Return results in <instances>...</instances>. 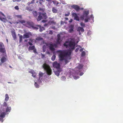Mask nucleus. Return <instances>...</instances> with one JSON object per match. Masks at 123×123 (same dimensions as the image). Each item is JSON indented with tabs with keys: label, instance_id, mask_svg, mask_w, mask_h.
Returning <instances> with one entry per match:
<instances>
[{
	"label": "nucleus",
	"instance_id": "nucleus-1",
	"mask_svg": "<svg viewBox=\"0 0 123 123\" xmlns=\"http://www.w3.org/2000/svg\"><path fill=\"white\" fill-rule=\"evenodd\" d=\"M63 45L69 49L67 50H58L57 51V52L58 55L59 63L62 64V62L64 65H65L68 62V60L71 59L72 51L75 49L76 44L74 40H72L69 42H66Z\"/></svg>",
	"mask_w": 123,
	"mask_h": 123
},
{
	"label": "nucleus",
	"instance_id": "nucleus-2",
	"mask_svg": "<svg viewBox=\"0 0 123 123\" xmlns=\"http://www.w3.org/2000/svg\"><path fill=\"white\" fill-rule=\"evenodd\" d=\"M89 13V12L88 10L86 11H84L83 12V15L81 17V19H84V18H85L84 19L85 22L86 23L88 22L89 20H93L94 17L93 16V15H91L90 17L88 16V15Z\"/></svg>",
	"mask_w": 123,
	"mask_h": 123
},
{
	"label": "nucleus",
	"instance_id": "nucleus-3",
	"mask_svg": "<svg viewBox=\"0 0 123 123\" xmlns=\"http://www.w3.org/2000/svg\"><path fill=\"white\" fill-rule=\"evenodd\" d=\"M43 68L46 71L47 74L49 75H51L52 70L50 66L46 63H44L42 66Z\"/></svg>",
	"mask_w": 123,
	"mask_h": 123
},
{
	"label": "nucleus",
	"instance_id": "nucleus-4",
	"mask_svg": "<svg viewBox=\"0 0 123 123\" xmlns=\"http://www.w3.org/2000/svg\"><path fill=\"white\" fill-rule=\"evenodd\" d=\"M47 17L46 13L44 12H39L37 19L38 21H40L42 19H46Z\"/></svg>",
	"mask_w": 123,
	"mask_h": 123
},
{
	"label": "nucleus",
	"instance_id": "nucleus-5",
	"mask_svg": "<svg viewBox=\"0 0 123 123\" xmlns=\"http://www.w3.org/2000/svg\"><path fill=\"white\" fill-rule=\"evenodd\" d=\"M80 70L79 72V73L78 74H77L76 73V72H78V71H76L75 70H74L73 71V74H72V75L73 76L74 78V79L76 80L78 79H79V76L76 75H79L80 74V76H81L82 75L84 74L83 73V72L80 73Z\"/></svg>",
	"mask_w": 123,
	"mask_h": 123
},
{
	"label": "nucleus",
	"instance_id": "nucleus-6",
	"mask_svg": "<svg viewBox=\"0 0 123 123\" xmlns=\"http://www.w3.org/2000/svg\"><path fill=\"white\" fill-rule=\"evenodd\" d=\"M47 46L49 47L50 50L53 51H54L55 50V48L57 47V45L56 44L51 43L47 44Z\"/></svg>",
	"mask_w": 123,
	"mask_h": 123
},
{
	"label": "nucleus",
	"instance_id": "nucleus-7",
	"mask_svg": "<svg viewBox=\"0 0 123 123\" xmlns=\"http://www.w3.org/2000/svg\"><path fill=\"white\" fill-rule=\"evenodd\" d=\"M0 52L2 53H5L6 50L3 44L0 42Z\"/></svg>",
	"mask_w": 123,
	"mask_h": 123
},
{
	"label": "nucleus",
	"instance_id": "nucleus-8",
	"mask_svg": "<svg viewBox=\"0 0 123 123\" xmlns=\"http://www.w3.org/2000/svg\"><path fill=\"white\" fill-rule=\"evenodd\" d=\"M34 85L36 88L39 87V84H42V81L41 80H35L34 81Z\"/></svg>",
	"mask_w": 123,
	"mask_h": 123
},
{
	"label": "nucleus",
	"instance_id": "nucleus-9",
	"mask_svg": "<svg viewBox=\"0 0 123 123\" xmlns=\"http://www.w3.org/2000/svg\"><path fill=\"white\" fill-rule=\"evenodd\" d=\"M6 113L5 112H2L0 114V121L1 122H3L4 120L3 118L5 117V116L6 114Z\"/></svg>",
	"mask_w": 123,
	"mask_h": 123
},
{
	"label": "nucleus",
	"instance_id": "nucleus-10",
	"mask_svg": "<svg viewBox=\"0 0 123 123\" xmlns=\"http://www.w3.org/2000/svg\"><path fill=\"white\" fill-rule=\"evenodd\" d=\"M72 16L74 17V19L77 21H79V18L78 16L75 13H73L72 14Z\"/></svg>",
	"mask_w": 123,
	"mask_h": 123
},
{
	"label": "nucleus",
	"instance_id": "nucleus-11",
	"mask_svg": "<svg viewBox=\"0 0 123 123\" xmlns=\"http://www.w3.org/2000/svg\"><path fill=\"white\" fill-rule=\"evenodd\" d=\"M31 35V32H29L25 33L23 36V39L28 38Z\"/></svg>",
	"mask_w": 123,
	"mask_h": 123
},
{
	"label": "nucleus",
	"instance_id": "nucleus-12",
	"mask_svg": "<svg viewBox=\"0 0 123 123\" xmlns=\"http://www.w3.org/2000/svg\"><path fill=\"white\" fill-rule=\"evenodd\" d=\"M83 67V66L81 64H79L78 67L76 68V70H75L76 71H78V72H76L77 74H78L80 71V69H82Z\"/></svg>",
	"mask_w": 123,
	"mask_h": 123
},
{
	"label": "nucleus",
	"instance_id": "nucleus-13",
	"mask_svg": "<svg viewBox=\"0 0 123 123\" xmlns=\"http://www.w3.org/2000/svg\"><path fill=\"white\" fill-rule=\"evenodd\" d=\"M53 66L54 67L56 68L57 69H58L59 68H60V64L56 62H55L53 63Z\"/></svg>",
	"mask_w": 123,
	"mask_h": 123
},
{
	"label": "nucleus",
	"instance_id": "nucleus-14",
	"mask_svg": "<svg viewBox=\"0 0 123 123\" xmlns=\"http://www.w3.org/2000/svg\"><path fill=\"white\" fill-rule=\"evenodd\" d=\"M62 71L61 68H59L57 69V70L54 71L55 74L57 76H58L59 75L60 73Z\"/></svg>",
	"mask_w": 123,
	"mask_h": 123
},
{
	"label": "nucleus",
	"instance_id": "nucleus-15",
	"mask_svg": "<svg viewBox=\"0 0 123 123\" xmlns=\"http://www.w3.org/2000/svg\"><path fill=\"white\" fill-rule=\"evenodd\" d=\"M71 6L74 8L76 11H78L80 10V7L77 5H72Z\"/></svg>",
	"mask_w": 123,
	"mask_h": 123
},
{
	"label": "nucleus",
	"instance_id": "nucleus-16",
	"mask_svg": "<svg viewBox=\"0 0 123 123\" xmlns=\"http://www.w3.org/2000/svg\"><path fill=\"white\" fill-rule=\"evenodd\" d=\"M74 25H71L69 27V32L70 33H72L74 31Z\"/></svg>",
	"mask_w": 123,
	"mask_h": 123
},
{
	"label": "nucleus",
	"instance_id": "nucleus-17",
	"mask_svg": "<svg viewBox=\"0 0 123 123\" xmlns=\"http://www.w3.org/2000/svg\"><path fill=\"white\" fill-rule=\"evenodd\" d=\"M57 42L58 44H60L62 40L61 38L60 35L59 34H58L57 35Z\"/></svg>",
	"mask_w": 123,
	"mask_h": 123
},
{
	"label": "nucleus",
	"instance_id": "nucleus-18",
	"mask_svg": "<svg viewBox=\"0 0 123 123\" xmlns=\"http://www.w3.org/2000/svg\"><path fill=\"white\" fill-rule=\"evenodd\" d=\"M44 74L41 72H40L39 73V78L38 80H41L42 81L43 80V76Z\"/></svg>",
	"mask_w": 123,
	"mask_h": 123
},
{
	"label": "nucleus",
	"instance_id": "nucleus-19",
	"mask_svg": "<svg viewBox=\"0 0 123 123\" xmlns=\"http://www.w3.org/2000/svg\"><path fill=\"white\" fill-rule=\"evenodd\" d=\"M29 72L31 73L32 74V76L34 77H35L37 74L33 70H32L29 71Z\"/></svg>",
	"mask_w": 123,
	"mask_h": 123
},
{
	"label": "nucleus",
	"instance_id": "nucleus-20",
	"mask_svg": "<svg viewBox=\"0 0 123 123\" xmlns=\"http://www.w3.org/2000/svg\"><path fill=\"white\" fill-rule=\"evenodd\" d=\"M6 60V58L5 56L2 57L1 59V62L0 63V66H1L2 63L5 62Z\"/></svg>",
	"mask_w": 123,
	"mask_h": 123
},
{
	"label": "nucleus",
	"instance_id": "nucleus-21",
	"mask_svg": "<svg viewBox=\"0 0 123 123\" xmlns=\"http://www.w3.org/2000/svg\"><path fill=\"white\" fill-rule=\"evenodd\" d=\"M11 33L12 36L14 38V40L16 38L15 32L13 31H11Z\"/></svg>",
	"mask_w": 123,
	"mask_h": 123
},
{
	"label": "nucleus",
	"instance_id": "nucleus-22",
	"mask_svg": "<svg viewBox=\"0 0 123 123\" xmlns=\"http://www.w3.org/2000/svg\"><path fill=\"white\" fill-rule=\"evenodd\" d=\"M11 110V107H8L6 109V112H6V114L8 112H10Z\"/></svg>",
	"mask_w": 123,
	"mask_h": 123
},
{
	"label": "nucleus",
	"instance_id": "nucleus-23",
	"mask_svg": "<svg viewBox=\"0 0 123 123\" xmlns=\"http://www.w3.org/2000/svg\"><path fill=\"white\" fill-rule=\"evenodd\" d=\"M38 27H39V31L40 32H41L43 30H44L45 29V28L44 27H41V26L38 25Z\"/></svg>",
	"mask_w": 123,
	"mask_h": 123
},
{
	"label": "nucleus",
	"instance_id": "nucleus-24",
	"mask_svg": "<svg viewBox=\"0 0 123 123\" xmlns=\"http://www.w3.org/2000/svg\"><path fill=\"white\" fill-rule=\"evenodd\" d=\"M35 48V47L34 46H30L29 47L28 50L29 51L30 50H33Z\"/></svg>",
	"mask_w": 123,
	"mask_h": 123
},
{
	"label": "nucleus",
	"instance_id": "nucleus-25",
	"mask_svg": "<svg viewBox=\"0 0 123 123\" xmlns=\"http://www.w3.org/2000/svg\"><path fill=\"white\" fill-rule=\"evenodd\" d=\"M78 30L79 31H81L82 32H83L84 31V30L83 28L81 27H79L78 28Z\"/></svg>",
	"mask_w": 123,
	"mask_h": 123
},
{
	"label": "nucleus",
	"instance_id": "nucleus-26",
	"mask_svg": "<svg viewBox=\"0 0 123 123\" xmlns=\"http://www.w3.org/2000/svg\"><path fill=\"white\" fill-rule=\"evenodd\" d=\"M5 101L7 102L8 101L9 98L8 95L7 94H6L5 96Z\"/></svg>",
	"mask_w": 123,
	"mask_h": 123
},
{
	"label": "nucleus",
	"instance_id": "nucleus-27",
	"mask_svg": "<svg viewBox=\"0 0 123 123\" xmlns=\"http://www.w3.org/2000/svg\"><path fill=\"white\" fill-rule=\"evenodd\" d=\"M32 13L34 16V17L36 18L38 16V14L37 12L36 11H34L32 12Z\"/></svg>",
	"mask_w": 123,
	"mask_h": 123
},
{
	"label": "nucleus",
	"instance_id": "nucleus-28",
	"mask_svg": "<svg viewBox=\"0 0 123 123\" xmlns=\"http://www.w3.org/2000/svg\"><path fill=\"white\" fill-rule=\"evenodd\" d=\"M52 11L54 13H56L57 11V10L54 7H52Z\"/></svg>",
	"mask_w": 123,
	"mask_h": 123
},
{
	"label": "nucleus",
	"instance_id": "nucleus-29",
	"mask_svg": "<svg viewBox=\"0 0 123 123\" xmlns=\"http://www.w3.org/2000/svg\"><path fill=\"white\" fill-rule=\"evenodd\" d=\"M80 25L82 27H81L84 28L85 26V24L83 22H81L80 23Z\"/></svg>",
	"mask_w": 123,
	"mask_h": 123
},
{
	"label": "nucleus",
	"instance_id": "nucleus-30",
	"mask_svg": "<svg viewBox=\"0 0 123 123\" xmlns=\"http://www.w3.org/2000/svg\"><path fill=\"white\" fill-rule=\"evenodd\" d=\"M56 58V56L55 55H53L51 58V59L53 61H54L55 59Z\"/></svg>",
	"mask_w": 123,
	"mask_h": 123
},
{
	"label": "nucleus",
	"instance_id": "nucleus-31",
	"mask_svg": "<svg viewBox=\"0 0 123 123\" xmlns=\"http://www.w3.org/2000/svg\"><path fill=\"white\" fill-rule=\"evenodd\" d=\"M46 48V47L45 45H44L43 47V52H44L45 51Z\"/></svg>",
	"mask_w": 123,
	"mask_h": 123
},
{
	"label": "nucleus",
	"instance_id": "nucleus-32",
	"mask_svg": "<svg viewBox=\"0 0 123 123\" xmlns=\"http://www.w3.org/2000/svg\"><path fill=\"white\" fill-rule=\"evenodd\" d=\"M52 1L54 4H56V5L59 4L58 2L56 1Z\"/></svg>",
	"mask_w": 123,
	"mask_h": 123
},
{
	"label": "nucleus",
	"instance_id": "nucleus-33",
	"mask_svg": "<svg viewBox=\"0 0 123 123\" xmlns=\"http://www.w3.org/2000/svg\"><path fill=\"white\" fill-rule=\"evenodd\" d=\"M61 79L63 81H65L66 79V78L64 76H62L61 77Z\"/></svg>",
	"mask_w": 123,
	"mask_h": 123
},
{
	"label": "nucleus",
	"instance_id": "nucleus-34",
	"mask_svg": "<svg viewBox=\"0 0 123 123\" xmlns=\"http://www.w3.org/2000/svg\"><path fill=\"white\" fill-rule=\"evenodd\" d=\"M23 38V37L22 36V35H20L19 36V43L21 42Z\"/></svg>",
	"mask_w": 123,
	"mask_h": 123
},
{
	"label": "nucleus",
	"instance_id": "nucleus-35",
	"mask_svg": "<svg viewBox=\"0 0 123 123\" xmlns=\"http://www.w3.org/2000/svg\"><path fill=\"white\" fill-rule=\"evenodd\" d=\"M6 102L5 101V102H4L3 104V106L5 107H6L7 106V104L6 103Z\"/></svg>",
	"mask_w": 123,
	"mask_h": 123
},
{
	"label": "nucleus",
	"instance_id": "nucleus-36",
	"mask_svg": "<svg viewBox=\"0 0 123 123\" xmlns=\"http://www.w3.org/2000/svg\"><path fill=\"white\" fill-rule=\"evenodd\" d=\"M32 27L33 29L36 30L38 29L39 28V27H38V26H37V27L32 26Z\"/></svg>",
	"mask_w": 123,
	"mask_h": 123
},
{
	"label": "nucleus",
	"instance_id": "nucleus-37",
	"mask_svg": "<svg viewBox=\"0 0 123 123\" xmlns=\"http://www.w3.org/2000/svg\"><path fill=\"white\" fill-rule=\"evenodd\" d=\"M85 52L84 51H83L81 53V56H84L85 55Z\"/></svg>",
	"mask_w": 123,
	"mask_h": 123
},
{
	"label": "nucleus",
	"instance_id": "nucleus-38",
	"mask_svg": "<svg viewBox=\"0 0 123 123\" xmlns=\"http://www.w3.org/2000/svg\"><path fill=\"white\" fill-rule=\"evenodd\" d=\"M19 22L22 24H23L24 23H25V21L24 20L20 21Z\"/></svg>",
	"mask_w": 123,
	"mask_h": 123
},
{
	"label": "nucleus",
	"instance_id": "nucleus-39",
	"mask_svg": "<svg viewBox=\"0 0 123 123\" xmlns=\"http://www.w3.org/2000/svg\"><path fill=\"white\" fill-rule=\"evenodd\" d=\"M70 14V13L69 12L67 14H65V16L66 17H68V16Z\"/></svg>",
	"mask_w": 123,
	"mask_h": 123
},
{
	"label": "nucleus",
	"instance_id": "nucleus-40",
	"mask_svg": "<svg viewBox=\"0 0 123 123\" xmlns=\"http://www.w3.org/2000/svg\"><path fill=\"white\" fill-rule=\"evenodd\" d=\"M46 0L49 3H52V0Z\"/></svg>",
	"mask_w": 123,
	"mask_h": 123
},
{
	"label": "nucleus",
	"instance_id": "nucleus-41",
	"mask_svg": "<svg viewBox=\"0 0 123 123\" xmlns=\"http://www.w3.org/2000/svg\"><path fill=\"white\" fill-rule=\"evenodd\" d=\"M33 51L34 53H35V54L37 53V51L36 49H35V48L33 50Z\"/></svg>",
	"mask_w": 123,
	"mask_h": 123
},
{
	"label": "nucleus",
	"instance_id": "nucleus-42",
	"mask_svg": "<svg viewBox=\"0 0 123 123\" xmlns=\"http://www.w3.org/2000/svg\"><path fill=\"white\" fill-rule=\"evenodd\" d=\"M42 39V38H40V37L37 38H36V39L37 40H41Z\"/></svg>",
	"mask_w": 123,
	"mask_h": 123
},
{
	"label": "nucleus",
	"instance_id": "nucleus-43",
	"mask_svg": "<svg viewBox=\"0 0 123 123\" xmlns=\"http://www.w3.org/2000/svg\"><path fill=\"white\" fill-rule=\"evenodd\" d=\"M53 32L52 30H50L49 31V34H50L52 35L53 34Z\"/></svg>",
	"mask_w": 123,
	"mask_h": 123
},
{
	"label": "nucleus",
	"instance_id": "nucleus-44",
	"mask_svg": "<svg viewBox=\"0 0 123 123\" xmlns=\"http://www.w3.org/2000/svg\"><path fill=\"white\" fill-rule=\"evenodd\" d=\"M87 35L88 36H90L91 34V31H89L87 33Z\"/></svg>",
	"mask_w": 123,
	"mask_h": 123
},
{
	"label": "nucleus",
	"instance_id": "nucleus-45",
	"mask_svg": "<svg viewBox=\"0 0 123 123\" xmlns=\"http://www.w3.org/2000/svg\"><path fill=\"white\" fill-rule=\"evenodd\" d=\"M14 8L15 9L18 10L19 9L18 7V6H16L14 7Z\"/></svg>",
	"mask_w": 123,
	"mask_h": 123
},
{
	"label": "nucleus",
	"instance_id": "nucleus-46",
	"mask_svg": "<svg viewBox=\"0 0 123 123\" xmlns=\"http://www.w3.org/2000/svg\"><path fill=\"white\" fill-rule=\"evenodd\" d=\"M40 1L39 2L40 4H42V2H43V0H39Z\"/></svg>",
	"mask_w": 123,
	"mask_h": 123
},
{
	"label": "nucleus",
	"instance_id": "nucleus-47",
	"mask_svg": "<svg viewBox=\"0 0 123 123\" xmlns=\"http://www.w3.org/2000/svg\"><path fill=\"white\" fill-rule=\"evenodd\" d=\"M17 17L18 18H22V16L20 15H18L17 16Z\"/></svg>",
	"mask_w": 123,
	"mask_h": 123
},
{
	"label": "nucleus",
	"instance_id": "nucleus-48",
	"mask_svg": "<svg viewBox=\"0 0 123 123\" xmlns=\"http://www.w3.org/2000/svg\"><path fill=\"white\" fill-rule=\"evenodd\" d=\"M28 43L29 44V45L31 46H32L33 45L32 43L30 42H28Z\"/></svg>",
	"mask_w": 123,
	"mask_h": 123
},
{
	"label": "nucleus",
	"instance_id": "nucleus-49",
	"mask_svg": "<svg viewBox=\"0 0 123 123\" xmlns=\"http://www.w3.org/2000/svg\"><path fill=\"white\" fill-rule=\"evenodd\" d=\"M79 48H77L75 49V51L76 52H77L78 50H79Z\"/></svg>",
	"mask_w": 123,
	"mask_h": 123
},
{
	"label": "nucleus",
	"instance_id": "nucleus-50",
	"mask_svg": "<svg viewBox=\"0 0 123 123\" xmlns=\"http://www.w3.org/2000/svg\"><path fill=\"white\" fill-rule=\"evenodd\" d=\"M35 0H32V1L31 2V3L32 4L33 3Z\"/></svg>",
	"mask_w": 123,
	"mask_h": 123
},
{
	"label": "nucleus",
	"instance_id": "nucleus-51",
	"mask_svg": "<svg viewBox=\"0 0 123 123\" xmlns=\"http://www.w3.org/2000/svg\"><path fill=\"white\" fill-rule=\"evenodd\" d=\"M73 21V20L72 19H70L69 21V22L70 23L72 22Z\"/></svg>",
	"mask_w": 123,
	"mask_h": 123
},
{
	"label": "nucleus",
	"instance_id": "nucleus-52",
	"mask_svg": "<svg viewBox=\"0 0 123 123\" xmlns=\"http://www.w3.org/2000/svg\"><path fill=\"white\" fill-rule=\"evenodd\" d=\"M31 4V2H28V3H27V4L28 6H29Z\"/></svg>",
	"mask_w": 123,
	"mask_h": 123
},
{
	"label": "nucleus",
	"instance_id": "nucleus-53",
	"mask_svg": "<svg viewBox=\"0 0 123 123\" xmlns=\"http://www.w3.org/2000/svg\"><path fill=\"white\" fill-rule=\"evenodd\" d=\"M51 28L53 29H55V26H53Z\"/></svg>",
	"mask_w": 123,
	"mask_h": 123
},
{
	"label": "nucleus",
	"instance_id": "nucleus-54",
	"mask_svg": "<svg viewBox=\"0 0 123 123\" xmlns=\"http://www.w3.org/2000/svg\"><path fill=\"white\" fill-rule=\"evenodd\" d=\"M42 22L44 23H45L46 22V20H42Z\"/></svg>",
	"mask_w": 123,
	"mask_h": 123
},
{
	"label": "nucleus",
	"instance_id": "nucleus-55",
	"mask_svg": "<svg viewBox=\"0 0 123 123\" xmlns=\"http://www.w3.org/2000/svg\"><path fill=\"white\" fill-rule=\"evenodd\" d=\"M83 50V49L81 48L80 49V52L82 51Z\"/></svg>",
	"mask_w": 123,
	"mask_h": 123
},
{
	"label": "nucleus",
	"instance_id": "nucleus-56",
	"mask_svg": "<svg viewBox=\"0 0 123 123\" xmlns=\"http://www.w3.org/2000/svg\"><path fill=\"white\" fill-rule=\"evenodd\" d=\"M2 14V15H3L5 17V15H4V14H3V13H2L1 12H0Z\"/></svg>",
	"mask_w": 123,
	"mask_h": 123
},
{
	"label": "nucleus",
	"instance_id": "nucleus-57",
	"mask_svg": "<svg viewBox=\"0 0 123 123\" xmlns=\"http://www.w3.org/2000/svg\"><path fill=\"white\" fill-rule=\"evenodd\" d=\"M12 0L13 2H15L16 1H17V0Z\"/></svg>",
	"mask_w": 123,
	"mask_h": 123
},
{
	"label": "nucleus",
	"instance_id": "nucleus-58",
	"mask_svg": "<svg viewBox=\"0 0 123 123\" xmlns=\"http://www.w3.org/2000/svg\"><path fill=\"white\" fill-rule=\"evenodd\" d=\"M47 24H44V26H47Z\"/></svg>",
	"mask_w": 123,
	"mask_h": 123
},
{
	"label": "nucleus",
	"instance_id": "nucleus-59",
	"mask_svg": "<svg viewBox=\"0 0 123 123\" xmlns=\"http://www.w3.org/2000/svg\"><path fill=\"white\" fill-rule=\"evenodd\" d=\"M28 41V39H26L25 40V42H26L27 41Z\"/></svg>",
	"mask_w": 123,
	"mask_h": 123
},
{
	"label": "nucleus",
	"instance_id": "nucleus-60",
	"mask_svg": "<svg viewBox=\"0 0 123 123\" xmlns=\"http://www.w3.org/2000/svg\"><path fill=\"white\" fill-rule=\"evenodd\" d=\"M65 19H66V20H68V18H65Z\"/></svg>",
	"mask_w": 123,
	"mask_h": 123
},
{
	"label": "nucleus",
	"instance_id": "nucleus-61",
	"mask_svg": "<svg viewBox=\"0 0 123 123\" xmlns=\"http://www.w3.org/2000/svg\"><path fill=\"white\" fill-rule=\"evenodd\" d=\"M21 0H17V1L18 2H19Z\"/></svg>",
	"mask_w": 123,
	"mask_h": 123
},
{
	"label": "nucleus",
	"instance_id": "nucleus-62",
	"mask_svg": "<svg viewBox=\"0 0 123 123\" xmlns=\"http://www.w3.org/2000/svg\"><path fill=\"white\" fill-rule=\"evenodd\" d=\"M8 83H12L11 82H8Z\"/></svg>",
	"mask_w": 123,
	"mask_h": 123
},
{
	"label": "nucleus",
	"instance_id": "nucleus-63",
	"mask_svg": "<svg viewBox=\"0 0 123 123\" xmlns=\"http://www.w3.org/2000/svg\"><path fill=\"white\" fill-rule=\"evenodd\" d=\"M83 8H80V10H83Z\"/></svg>",
	"mask_w": 123,
	"mask_h": 123
},
{
	"label": "nucleus",
	"instance_id": "nucleus-64",
	"mask_svg": "<svg viewBox=\"0 0 123 123\" xmlns=\"http://www.w3.org/2000/svg\"><path fill=\"white\" fill-rule=\"evenodd\" d=\"M6 40L7 42H8V39H6Z\"/></svg>",
	"mask_w": 123,
	"mask_h": 123
}]
</instances>
